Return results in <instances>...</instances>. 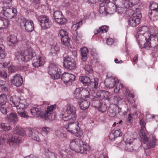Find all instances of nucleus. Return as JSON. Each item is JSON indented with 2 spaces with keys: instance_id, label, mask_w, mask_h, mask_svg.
I'll use <instances>...</instances> for the list:
<instances>
[{
  "instance_id": "1",
  "label": "nucleus",
  "mask_w": 158,
  "mask_h": 158,
  "mask_svg": "<svg viewBox=\"0 0 158 158\" xmlns=\"http://www.w3.org/2000/svg\"><path fill=\"white\" fill-rule=\"evenodd\" d=\"M10 100L11 102V106L16 107L18 109L17 112L19 116L25 118L30 117L27 113L24 110L29 105L26 99L21 100L15 96H13L11 97Z\"/></svg>"
},
{
  "instance_id": "2",
  "label": "nucleus",
  "mask_w": 158,
  "mask_h": 158,
  "mask_svg": "<svg viewBox=\"0 0 158 158\" xmlns=\"http://www.w3.org/2000/svg\"><path fill=\"white\" fill-rule=\"evenodd\" d=\"M76 116L75 107L70 105H67L65 111L62 112L60 114V117L65 121L71 120H74Z\"/></svg>"
},
{
  "instance_id": "3",
  "label": "nucleus",
  "mask_w": 158,
  "mask_h": 158,
  "mask_svg": "<svg viewBox=\"0 0 158 158\" xmlns=\"http://www.w3.org/2000/svg\"><path fill=\"white\" fill-rule=\"evenodd\" d=\"M73 121L74 122L69 123L65 127L69 133L78 137H81L83 134V131L79 127L78 122Z\"/></svg>"
},
{
  "instance_id": "4",
  "label": "nucleus",
  "mask_w": 158,
  "mask_h": 158,
  "mask_svg": "<svg viewBox=\"0 0 158 158\" xmlns=\"http://www.w3.org/2000/svg\"><path fill=\"white\" fill-rule=\"evenodd\" d=\"M36 56L35 52L30 49L28 50L22 51L17 52L16 57L19 60L28 61Z\"/></svg>"
},
{
  "instance_id": "5",
  "label": "nucleus",
  "mask_w": 158,
  "mask_h": 158,
  "mask_svg": "<svg viewBox=\"0 0 158 158\" xmlns=\"http://www.w3.org/2000/svg\"><path fill=\"white\" fill-rule=\"evenodd\" d=\"M48 72L52 79H56L59 78L60 77V69L58 65L55 63L49 64Z\"/></svg>"
},
{
  "instance_id": "6",
  "label": "nucleus",
  "mask_w": 158,
  "mask_h": 158,
  "mask_svg": "<svg viewBox=\"0 0 158 158\" xmlns=\"http://www.w3.org/2000/svg\"><path fill=\"white\" fill-rule=\"evenodd\" d=\"M2 12L7 18L12 19L16 17L17 11L16 8L11 6H8L2 7Z\"/></svg>"
},
{
  "instance_id": "7",
  "label": "nucleus",
  "mask_w": 158,
  "mask_h": 158,
  "mask_svg": "<svg viewBox=\"0 0 158 158\" xmlns=\"http://www.w3.org/2000/svg\"><path fill=\"white\" fill-rule=\"evenodd\" d=\"M142 143L144 144H145V149H149L153 148L155 147L156 143V138L153 136H152V138L149 140L147 135L145 134H142Z\"/></svg>"
},
{
  "instance_id": "8",
  "label": "nucleus",
  "mask_w": 158,
  "mask_h": 158,
  "mask_svg": "<svg viewBox=\"0 0 158 158\" xmlns=\"http://www.w3.org/2000/svg\"><path fill=\"white\" fill-rule=\"evenodd\" d=\"M142 17L140 12H135L128 19L129 25L135 27L140 23Z\"/></svg>"
},
{
  "instance_id": "9",
  "label": "nucleus",
  "mask_w": 158,
  "mask_h": 158,
  "mask_svg": "<svg viewBox=\"0 0 158 158\" xmlns=\"http://www.w3.org/2000/svg\"><path fill=\"white\" fill-rule=\"evenodd\" d=\"M38 20L40 23L41 26L44 29L49 28L52 26V23L49 17L47 15H41L38 17Z\"/></svg>"
},
{
  "instance_id": "10",
  "label": "nucleus",
  "mask_w": 158,
  "mask_h": 158,
  "mask_svg": "<svg viewBox=\"0 0 158 158\" xmlns=\"http://www.w3.org/2000/svg\"><path fill=\"white\" fill-rule=\"evenodd\" d=\"M64 64L65 67L69 69H73L76 66V63L74 59L69 56L64 57Z\"/></svg>"
},
{
  "instance_id": "11",
  "label": "nucleus",
  "mask_w": 158,
  "mask_h": 158,
  "mask_svg": "<svg viewBox=\"0 0 158 158\" xmlns=\"http://www.w3.org/2000/svg\"><path fill=\"white\" fill-rule=\"evenodd\" d=\"M75 79V76L74 75L66 73H63L61 76V79L67 86L71 85Z\"/></svg>"
},
{
  "instance_id": "12",
  "label": "nucleus",
  "mask_w": 158,
  "mask_h": 158,
  "mask_svg": "<svg viewBox=\"0 0 158 158\" xmlns=\"http://www.w3.org/2000/svg\"><path fill=\"white\" fill-rule=\"evenodd\" d=\"M84 142L80 139H74L70 141V145L76 152L77 150H79V148Z\"/></svg>"
},
{
  "instance_id": "13",
  "label": "nucleus",
  "mask_w": 158,
  "mask_h": 158,
  "mask_svg": "<svg viewBox=\"0 0 158 158\" xmlns=\"http://www.w3.org/2000/svg\"><path fill=\"white\" fill-rule=\"evenodd\" d=\"M25 31L28 32L33 31L34 28V24L33 21L31 20L24 19L23 22Z\"/></svg>"
},
{
  "instance_id": "14",
  "label": "nucleus",
  "mask_w": 158,
  "mask_h": 158,
  "mask_svg": "<svg viewBox=\"0 0 158 158\" xmlns=\"http://www.w3.org/2000/svg\"><path fill=\"white\" fill-rule=\"evenodd\" d=\"M99 98L96 96H95L94 98V103L95 106L98 108L99 111L102 113L105 112L106 110V106L102 105L103 102L102 100H99Z\"/></svg>"
},
{
  "instance_id": "15",
  "label": "nucleus",
  "mask_w": 158,
  "mask_h": 158,
  "mask_svg": "<svg viewBox=\"0 0 158 158\" xmlns=\"http://www.w3.org/2000/svg\"><path fill=\"white\" fill-rule=\"evenodd\" d=\"M11 83L17 87L21 86L23 83V79L22 76L19 74H16L12 77L11 80Z\"/></svg>"
},
{
  "instance_id": "16",
  "label": "nucleus",
  "mask_w": 158,
  "mask_h": 158,
  "mask_svg": "<svg viewBox=\"0 0 158 158\" xmlns=\"http://www.w3.org/2000/svg\"><path fill=\"white\" fill-rule=\"evenodd\" d=\"M22 137L19 136H13L9 138L7 141V143L10 146L14 147L22 141Z\"/></svg>"
},
{
  "instance_id": "17",
  "label": "nucleus",
  "mask_w": 158,
  "mask_h": 158,
  "mask_svg": "<svg viewBox=\"0 0 158 158\" xmlns=\"http://www.w3.org/2000/svg\"><path fill=\"white\" fill-rule=\"evenodd\" d=\"M96 96L100 99H105L108 101H110L111 98L110 93L105 90H100L98 91Z\"/></svg>"
},
{
  "instance_id": "18",
  "label": "nucleus",
  "mask_w": 158,
  "mask_h": 158,
  "mask_svg": "<svg viewBox=\"0 0 158 158\" xmlns=\"http://www.w3.org/2000/svg\"><path fill=\"white\" fill-rule=\"evenodd\" d=\"M30 112L33 116L42 118L44 117V112L40 108L33 107L30 109Z\"/></svg>"
},
{
  "instance_id": "19",
  "label": "nucleus",
  "mask_w": 158,
  "mask_h": 158,
  "mask_svg": "<svg viewBox=\"0 0 158 158\" xmlns=\"http://www.w3.org/2000/svg\"><path fill=\"white\" fill-rule=\"evenodd\" d=\"M158 39L157 38L156 35H150L149 38L147 39L146 42L143 45L144 48L148 50L152 47L151 44L152 43L151 41L153 42L156 41Z\"/></svg>"
},
{
  "instance_id": "20",
  "label": "nucleus",
  "mask_w": 158,
  "mask_h": 158,
  "mask_svg": "<svg viewBox=\"0 0 158 158\" xmlns=\"http://www.w3.org/2000/svg\"><path fill=\"white\" fill-rule=\"evenodd\" d=\"M114 87L115 88L114 90V92L115 93H117L120 89H122L123 90V94L125 95H127L128 93V89L127 88L123 87L122 84L119 82V81L117 80V81L114 83Z\"/></svg>"
},
{
  "instance_id": "21",
  "label": "nucleus",
  "mask_w": 158,
  "mask_h": 158,
  "mask_svg": "<svg viewBox=\"0 0 158 158\" xmlns=\"http://www.w3.org/2000/svg\"><path fill=\"white\" fill-rule=\"evenodd\" d=\"M72 152L70 148L63 149L60 151V155L63 158H71L72 156Z\"/></svg>"
},
{
  "instance_id": "22",
  "label": "nucleus",
  "mask_w": 158,
  "mask_h": 158,
  "mask_svg": "<svg viewBox=\"0 0 158 158\" xmlns=\"http://www.w3.org/2000/svg\"><path fill=\"white\" fill-rule=\"evenodd\" d=\"M39 132L37 130L34 129H30L29 131L28 135L32 139L39 142L40 141Z\"/></svg>"
},
{
  "instance_id": "23",
  "label": "nucleus",
  "mask_w": 158,
  "mask_h": 158,
  "mask_svg": "<svg viewBox=\"0 0 158 158\" xmlns=\"http://www.w3.org/2000/svg\"><path fill=\"white\" fill-rule=\"evenodd\" d=\"M44 62L45 60L44 57H42V55H39L36 57L35 59L33 60L32 64L33 66L38 67L41 66Z\"/></svg>"
},
{
  "instance_id": "24",
  "label": "nucleus",
  "mask_w": 158,
  "mask_h": 158,
  "mask_svg": "<svg viewBox=\"0 0 158 158\" xmlns=\"http://www.w3.org/2000/svg\"><path fill=\"white\" fill-rule=\"evenodd\" d=\"M90 150V147L89 145L85 142L79 148V150H77L76 152L80 153L81 154H85L87 152Z\"/></svg>"
},
{
  "instance_id": "25",
  "label": "nucleus",
  "mask_w": 158,
  "mask_h": 158,
  "mask_svg": "<svg viewBox=\"0 0 158 158\" xmlns=\"http://www.w3.org/2000/svg\"><path fill=\"white\" fill-rule=\"evenodd\" d=\"M10 25L9 21L2 17H0V29L7 28Z\"/></svg>"
},
{
  "instance_id": "26",
  "label": "nucleus",
  "mask_w": 158,
  "mask_h": 158,
  "mask_svg": "<svg viewBox=\"0 0 158 158\" xmlns=\"http://www.w3.org/2000/svg\"><path fill=\"white\" fill-rule=\"evenodd\" d=\"M108 6L107 5L105 4L104 2L100 4L99 7V12L104 16L106 15L109 13L108 12Z\"/></svg>"
},
{
  "instance_id": "27",
  "label": "nucleus",
  "mask_w": 158,
  "mask_h": 158,
  "mask_svg": "<svg viewBox=\"0 0 158 158\" xmlns=\"http://www.w3.org/2000/svg\"><path fill=\"white\" fill-rule=\"evenodd\" d=\"M89 99L82 101L81 103L78 102V104L80 108L83 110H85L88 109L90 106V102L89 101Z\"/></svg>"
},
{
  "instance_id": "28",
  "label": "nucleus",
  "mask_w": 158,
  "mask_h": 158,
  "mask_svg": "<svg viewBox=\"0 0 158 158\" xmlns=\"http://www.w3.org/2000/svg\"><path fill=\"white\" fill-rule=\"evenodd\" d=\"M13 133L18 135L23 136L25 134L24 130L21 127L16 126L13 129Z\"/></svg>"
},
{
  "instance_id": "29",
  "label": "nucleus",
  "mask_w": 158,
  "mask_h": 158,
  "mask_svg": "<svg viewBox=\"0 0 158 158\" xmlns=\"http://www.w3.org/2000/svg\"><path fill=\"white\" fill-rule=\"evenodd\" d=\"M7 41L9 46H13L17 41V38L15 35H10L8 37Z\"/></svg>"
},
{
  "instance_id": "30",
  "label": "nucleus",
  "mask_w": 158,
  "mask_h": 158,
  "mask_svg": "<svg viewBox=\"0 0 158 158\" xmlns=\"http://www.w3.org/2000/svg\"><path fill=\"white\" fill-rule=\"evenodd\" d=\"M11 129V128L9 123H0V131H7Z\"/></svg>"
},
{
  "instance_id": "31",
  "label": "nucleus",
  "mask_w": 158,
  "mask_h": 158,
  "mask_svg": "<svg viewBox=\"0 0 158 158\" xmlns=\"http://www.w3.org/2000/svg\"><path fill=\"white\" fill-rule=\"evenodd\" d=\"M108 30V27L106 26H102L97 29H95L94 33L95 34L106 32Z\"/></svg>"
},
{
  "instance_id": "32",
  "label": "nucleus",
  "mask_w": 158,
  "mask_h": 158,
  "mask_svg": "<svg viewBox=\"0 0 158 158\" xmlns=\"http://www.w3.org/2000/svg\"><path fill=\"white\" fill-rule=\"evenodd\" d=\"M79 80L84 85H88L91 83L90 79L87 76H81Z\"/></svg>"
},
{
  "instance_id": "33",
  "label": "nucleus",
  "mask_w": 158,
  "mask_h": 158,
  "mask_svg": "<svg viewBox=\"0 0 158 158\" xmlns=\"http://www.w3.org/2000/svg\"><path fill=\"white\" fill-rule=\"evenodd\" d=\"M54 20L56 22L61 25L64 24L67 22L66 19L64 18L62 15L58 17Z\"/></svg>"
},
{
  "instance_id": "34",
  "label": "nucleus",
  "mask_w": 158,
  "mask_h": 158,
  "mask_svg": "<svg viewBox=\"0 0 158 158\" xmlns=\"http://www.w3.org/2000/svg\"><path fill=\"white\" fill-rule=\"evenodd\" d=\"M117 80L114 78L112 79L111 80L108 79L107 82L105 84L106 87L110 89L114 88L115 85L114 83H115V82H116Z\"/></svg>"
},
{
  "instance_id": "35",
  "label": "nucleus",
  "mask_w": 158,
  "mask_h": 158,
  "mask_svg": "<svg viewBox=\"0 0 158 158\" xmlns=\"http://www.w3.org/2000/svg\"><path fill=\"white\" fill-rule=\"evenodd\" d=\"M81 54L82 56L81 60L83 61H85L86 60V57L88 52V49L86 47H84L81 49Z\"/></svg>"
},
{
  "instance_id": "36",
  "label": "nucleus",
  "mask_w": 158,
  "mask_h": 158,
  "mask_svg": "<svg viewBox=\"0 0 158 158\" xmlns=\"http://www.w3.org/2000/svg\"><path fill=\"white\" fill-rule=\"evenodd\" d=\"M55 106L56 105H55L48 106L47 108V111L44 112V117L45 118L49 116V114H51V112H52L53 110L55 108Z\"/></svg>"
},
{
  "instance_id": "37",
  "label": "nucleus",
  "mask_w": 158,
  "mask_h": 158,
  "mask_svg": "<svg viewBox=\"0 0 158 158\" xmlns=\"http://www.w3.org/2000/svg\"><path fill=\"white\" fill-rule=\"evenodd\" d=\"M44 153L45 156L49 158H55L56 155L48 148H45L44 149Z\"/></svg>"
},
{
  "instance_id": "38",
  "label": "nucleus",
  "mask_w": 158,
  "mask_h": 158,
  "mask_svg": "<svg viewBox=\"0 0 158 158\" xmlns=\"http://www.w3.org/2000/svg\"><path fill=\"white\" fill-rule=\"evenodd\" d=\"M123 143L125 145H126L125 146L123 147L124 149L126 151L128 152L135 151L137 152L138 151V150L135 149H134L135 147L133 148L131 144L129 143H126L125 142H123Z\"/></svg>"
},
{
  "instance_id": "39",
  "label": "nucleus",
  "mask_w": 158,
  "mask_h": 158,
  "mask_svg": "<svg viewBox=\"0 0 158 158\" xmlns=\"http://www.w3.org/2000/svg\"><path fill=\"white\" fill-rule=\"evenodd\" d=\"M8 119L10 121L16 122L18 121L17 115L16 113L10 114L7 117Z\"/></svg>"
},
{
  "instance_id": "40",
  "label": "nucleus",
  "mask_w": 158,
  "mask_h": 158,
  "mask_svg": "<svg viewBox=\"0 0 158 158\" xmlns=\"http://www.w3.org/2000/svg\"><path fill=\"white\" fill-rule=\"evenodd\" d=\"M62 44L67 47H69L70 45V39L69 36L62 37L61 38Z\"/></svg>"
},
{
  "instance_id": "41",
  "label": "nucleus",
  "mask_w": 158,
  "mask_h": 158,
  "mask_svg": "<svg viewBox=\"0 0 158 158\" xmlns=\"http://www.w3.org/2000/svg\"><path fill=\"white\" fill-rule=\"evenodd\" d=\"M81 93L82 94V98L85 97V99H89V91L85 89L81 88Z\"/></svg>"
},
{
  "instance_id": "42",
  "label": "nucleus",
  "mask_w": 158,
  "mask_h": 158,
  "mask_svg": "<svg viewBox=\"0 0 158 158\" xmlns=\"http://www.w3.org/2000/svg\"><path fill=\"white\" fill-rule=\"evenodd\" d=\"M80 88L76 89L74 93V97L77 99H81L82 98Z\"/></svg>"
},
{
  "instance_id": "43",
  "label": "nucleus",
  "mask_w": 158,
  "mask_h": 158,
  "mask_svg": "<svg viewBox=\"0 0 158 158\" xmlns=\"http://www.w3.org/2000/svg\"><path fill=\"white\" fill-rule=\"evenodd\" d=\"M51 131V128L48 127H43L41 130L42 134L45 135H47Z\"/></svg>"
},
{
  "instance_id": "44",
  "label": "nucleus",
  "mask_w": 158,
  "mask_h": 158,
  "mask_svg": "<svg viewBox=\"0 0 158 158\" xmlns=\"http://www.w3.org/2000/svg\"><path fill=\"white\" fill-rule=\"evenodd\" d=\"M0 111L1 112L4 114H6L7 113V109L6 103L4 102V103L1 104L0 103Z\"/></svg>"
},
{
  "instance_id": "45",
  "label": "nucleus",
  "mask_w": 158,
  "mask_h": 158,
  "mask_svg": "<svg viewBox=\"0 0 158 158\" xmlns=\"http://www.w3.org/2000/svg\"><path fill=\"white\" fill-rule=\"evenodd\" d=\"M5 47L2 44H0V57L1 59L4 58L6 56L4 51Z\"/></svg>"
},
{
  "instance_id": "46",
  "label": "nucleus",
  "mask_w": 158,
  "mask_h": 158,
  "mask_svg": "<svg viewBox=\"0 0 158 158\" xmlns=\"http://www.w3.org/2000/svg\"><path fill=\"white\" fill-rule=\"evenodd\" d=\"M151 9L153 11L158 12V4L155 2H153L150 6Z\"/></svg>"
},
{
  "instance_id": "47",
  "label": "nucleus",
  "mask_w": 158,
  "mask_h": 158,
  "mask_svg": "<svg viewBox=\"0 0 158 158\" xmlns=\"http://www.w3.org/2000/svg\"><path fill=\"white\" fill-rule=\"evenodd\" d=\"M59 50V48L57 46L52 47L51 49V53L53 56L56 55Z\"/></svg>"
},
{
  "instance_id": "48",
  "label": "nucleus",
  "mask_w": 158,
  "mask_h": 158,
  "mask_svg": "<svg viewBox=\"0 0 158 158\" xmlns=\"http://www.w3.org/2000/svg\"><path fill=\"white\" fill-rule=\"evenodd\" d=\"M113 100L114 102L116 103L117 104H120L123 101L122 98L118 96L114 97L113 98Z\"/></svg>"
},
{
  "instance_id": "49",
  "label": "nucleus",
  "mask_w": 158,
  "mask_h": 158,
  "mask_svg": "<svg viewBox=\"0 0 158 158\" xmlns=\"http://www.w3.org/2000/svg\"><path fill=\"white\" fill-rule=\"evenodd\" d=\"M82 25V21L79 22L77 23L74 24L72 25V29L74 31H76Z\"/></svg>"
},
{
  "instance_id": "50",
  "label": "nucleus",
  "mask_w": 158,
  "mask_h": 158,
  "mask_svg": "<svg viewBox=\"0 0 158 158\" xmlns=\"http://www.w3.org/2000/svg\"><path fill=\"white\" fill-rule=\"evenodd\" d=\"M128 93L126 95H124L126 97L127 96V99L129 101L132 102L134 100V95L133 94H129V90L128 89Z\"/></svg>"
},
{
  "instance_id": "51",
  "label": "nucleus",
  "mask_w": 158,
  "mask_h": 158,
  "mask_svg": "<svg viewBox=\"0 0 158 158\" xmlns=\"http://www.w3.org/2000/svg\"><path fill=\"white\" fill-rule=\"evenodd\" d=\"M7 100V97L6 95L4 94L0 95V103L1 104L4 103L5 102L6 103Z\"/></svg>"
},
{
  "instance_id": "52",
  "label": "nucleus",
  "mask_w": 158,
  "mask_h": 158,
  "mask_svg": "<svg viewBox=\"0 0 158 158\" xmlns=\"http://www.w3.org/2000/svg\"><path fill=\"white\" fill-rule=\"evenodd\" d=\"M113 133H114L116 138L122 135V133L121 132L120 129H118L116 130H113L112 131Z\"/></svg>"
},
{
  "instance_id": "53",
  "label": "nucleus",
  "mask_w": 158,
  "mask_h": 158,
  "mask_svg": "<svg viewBox=\"0 0 158 158\" xmlns=\"http://www.w3.org/2000/svg\"><path fill=\"white\" fill-rule=\"evenodd\" d=\"M148 28L146 26H144L141 27L138 29V32H140V34H144L146 31H147Z\"/></svg>"
},
{
  "instance_id": "54",
  "label": "nucleus",
  "mask_w": 158,
  "mask_h": 158,
  "mask_svg": "<svg viewBox=\"0 0 158 158\" xmlns=\"http://www.w3.org/2000/svg\"><path fill=\"white\" fill-rule=\"evenodd\" d=\"M60 34L61 38L68 36L67 31L64 30H61L60 31Z\"/></svg>"
},
{
  "instance_id": "55",
  "label": "nucleus",
  "mask_w": 158,
  "mask_h": 158,
  "mask_svg": "<svg viewBox=\"0 0 158 158\" xmlns=\"http://www.w3.org/2000/svg\"><path fill=\"white\" fill-rule=\"evenodd\" d=\"M84 69L88 73H91L92 72V67L89 65H86Z\"/></svg>"
},
{
  "instance_id": "56",
  "label": "nucleus",
  "mask_w": 158,
  "mask_h": 158,
  "mask_svg": "<svg viewBox=\"0 0 158 158\" xmlns=\"http://www.w3.org/2000/svg\"><path fill=\"white\" fill-rule=\"evenodd\" d=\"M62 15V13L59 11H56L54 12L53 17H54V19H56V18L59 16H60V15Z\"/></svg>"
},
{
  "instance_id": "57",
  "label": "nucleus",
  "mask_w": 158,
  "mask_h": 158,
  "mask_svg": "<svg viewBox=\"0 0 158 158\" xmlns=\"http://www.w3.org/2000/svg\"><path fill=\"white\" fill-rule=\"evenodd\" d=\"M152 17H150V19L153 21H156L158 19V12H156Z\"/></svg>"
},
{
  "instance_id": "58",
  "label": "nucleus",
  "mask_w": 158,
  "mask_h": 158,
  "mask_svg": "<svg viewBox=\"0 0 158 158\" xmlns=\"http://www.w3.org/2000/svg\"><path fill=\"white\" fill-rule=\"evenodd\" d=\"M114 40L113 39L111 38H109L106 40V43L107 45H111L114 42Z\"/></svg>"
},
{
  "instance_id": "59",
  "label": "nucleus",
  "mask_w": 158,
  "mask_h": 158,
  "mask_svg": "<svg viewBox=\"0 0 158 158\" xmlns=\"http://www.w3.org/2000/svg\"><path fill=\"white\" fill-rule=\"evenodd\" d=\"M109 138L111 140H114L115 138H116L114 133H113V132H112V131H111V132L110 134Z\"/></svg>"
},
{
  "instance_id": "60",
  "label": "nucleus",
  "mask_w": 158,
  "mask_h": 158,
  "mask_svg": "<svg viewBox=\"0 0 158 158\" xmlns=\"http://www.w3.org/2000/svg\"><path fill=\"white\" fill-rule=\"evenodd\" d=\"M8 70L9 72L13 73L15 72L16 71V69L15 67L12 66L8 68Z\"/></svg>"
},
{
  "instance_id": "61",
  "label": "nucleus",
  "mask_w": 158,
  "mask_h": 158,
  "mask_svg": "<svg viewBox=\"0 0 158 158\" xmlns=\"http://www.w3.org/2000/svg\"><path fill=\"white\" fill-rule=\"evenodd\" d=\"M98 79L97 78H95L94 79V87L96 89L98 86Z\"/></svg>"
},
{
  "instance_id": "62",
  "label": "nucleus",
  "mask_w": 158,
  "mask_h": 158,
  "mask_svg": "<svg viewBox=\"0 0 158 158\" xmlns=\"http://www.w3.org/2000/svg\"><path fill=\"white\" fill-rule=\"evenodd\" d=\"M0 76L4 78L7 77V74L4 71H0Z\"/></svg>"
},
{
  "instance_id": "63",
  "label": "nucleus",
  "mask_w": 158,
  "mask_h": 158,
  "mask_svg": "<svg viewBox=\"0 0 158 158\" xmlns=\"http://www.w3.org/2000/svg\"><path fill=\"white\" fill-rule=\"evenodd\" d=\"M140 125L141 127V128L142 129L145 127V123L144 122L143 119H141L140 120Z\"/></svg>"
},
{
  "instance_id": "64",
  "label": "nucleus",
  "mask_w": 158,
  "mask_h": 158,
  "mask_svg": "<svg viewBox=\"0 0 158 158\" xmlns=\"http://www.w3.org/2000/svg\"><path fill=\"white\" fill-rule=\"evenodd\" d=\"M6 82L4 81L0 80V87H2L6 86Z\"/></svg>"
}]
</instances>
